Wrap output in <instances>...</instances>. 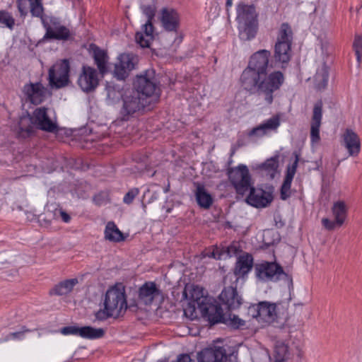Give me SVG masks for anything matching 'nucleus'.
Returning <instances> with one entry per match:
<instances>
[{
	"instance_id": "nucleus-7",
	"label": "nucleus",
	"mask_w": 362,
	"mask_h": 362,
	"mask_svg": "<svg viewBox=\"0 0 362 362\" xmlns=\"http://www.w3.org/2000/svg\"><path fill=\"white\" fill-rule=\"evenodd\" d=\"M69 63L66 59L57 62L49 70V83L52 88H60L69 82Z\"/></svg>"
},
{
	"instance_id": "nucleus-40",
	"label": "nucleus",
	"mask_w": 362,
	"mask_h": 362,
	"mask_svg": "<svg viewBox=\"0 0 362 362\" xmlns=\"http://www.w3.org/2000/svg\"><path fill=\"white\" fill-rule=\"evenodd\" d=\"M78 283L76 279H68L57 285L54 288V292L57 295H66L71 292L74 286Z\"/></svg>"
},
{
	"instance_id": "nucleus-9",
	"label": "nucleus",
	"mask_w": 362,
	"mask_h": 362,
	"mask_svg": "<svg viewBox=\"0 0 362 362\" xmlns=\"http://www.w3.org/2000/svg\"><path fill=\"white\" fill-rule=\"evenodd\" d=\"M33 119L35 127L43 131L54 132L58 129L56 117L52 115L48 108H36L33 112Z\"/></svg>"
},
{
	"instance_id": "nucleus-8",
	"label": "nucleus",
	"mask_w": 362,
	"mask_h": 362,
	"mask_svg": "<svg viewBox=\"0 0 362 362\" xmlns=\"http://www.w3.org/2000/svg\"><path fill=\"white\" fill-rule=\"evenodd\" d=\"M333 219L322 218V226L328 230H334L341 228L345 223L348 216V206L345 202L339 200L334 202L331 208Z\"/></svg>"
},
{
	"instance_id": "nucleus-52",
	"label": "nucleus",
	"mask_w": 362,
	"mask_h": 362,
	"mask_svg": "<svg viewBox=\"0 0 362 362\" xmlns=\"http://www.w3.org/2000/svg\"><path fill=\"white\" fill-rule=\"evenodd\" d=\"M0 23H14V19L8 12L0 11Z\"/></svg>"
},
{
	"instance_id": "nucleus-50",
	"label": "nucleus",
	"mask_w": 362,
	"mask_h": 362,
	"mask_svg": "<svg viewBox=\"0 0 362 362\" xmlns=\"http://www.w3.org/2000/svg\"><path fill=\"white\" fill-rule=\"evenodd\" d=\"M297 165L298 159H296L292 165L288 166L284 180L292 182L296 174Z\"/></svg>"
},
{
	"instance_id": "nucleus-33",
	"label": "nucleus",
	"mask_w": 362,
	"mask_h": 362,
	"mask_svg": "<svg viewBox=\"0 0 362 362\" xmlns=\"http://www.w3.org/2000/svg\"><path fill=\"white\" fill-rule=\"evenodd\" d=\"M35 124L33 123V115H25L20 117L18 124L13 127V130L18 134L24 136V134H28L33 130Z\"/></svg>"
},
{
	"instance_id": "nucleus-48",
	"label": "nucleus",
	"mask_w": 362,
	"mask_h": 362,
	"mask_svg": "<svg viewBox=\"0 0 362 362\" xmlns=\"http://www.w3.org/2000/svg\"><path fill=\"white\" fill-rule=\"evenodd\" d=\"M292 182L284 180L281 187V198L283 200L287 199L291 194V187Z\"/></svg>"
},
{
	"instance_id": "nucleus-49",
	"label": "nucleus",
	"mask_w": 362,
	"mask_h": 362,
	"mask_svg": "<svg viewBox=\"0 0 362 362\" xmlns=\"http://www.w3.org/2000/svg\"><path fill=\"white\" fill-rule=\"evenodd\" d=\"M139 194L138 188H132L129 189L124 196L123 202L126 204H130L134 201V198Z\"/></svg>"
},
{
	"instance_id": "nucleus-44",
	"label": "nucleus",
	"mask_w": 362,
	"mask_h": 362,
	"mask_svg": "<svg viewBox=\"0 0 362 362\" xmlns=\"http://www.w3.org/2000/svg\"><path fill=\"white\" fill-rule=\"evenodd\" d=\"M107 90V99L109 100L110 103H113L122 95L119 90H117L115 86H107L106 88Z\"/></svg>"
},
{
	"instance_id": "nucleus-54",
	"label": "nucleus",
	"mask_w": 362,
	"mask_h": 362,
	"mask_svg": "<svg viewBox=\"0 0 362 362\" xmlns=\"http://www.w3.org/2000/svg\"><path fill=\"white\" fill-rule=\"evenodd\" d=\"M59 214L62 219L65 222L68 223L70 221L69 215L62 210H59Z\"/></svg>"
},
{
	"instance_id": "nucleus-46",
	"label": "nucleus",
	"mask_w": 362,
	"mask_h": 362,
	"mask_svg": "<svg viewBox=\"0 0 362 362\" xmlns=\"http://www.w3.org/2000/svg\"><path fill=\"white\" fill-rule=\"evenodd\" d=\"M353 47L356 55L357 61L360 62L362 57V37L361 35H356Z\"/></svg>"
},
{
	"instance_id": "nucleus-43",
	"label": "nucleus",
	"mask_w": 362,
	"mask_h": 362,
	"mask_svg": "<svg viewBox=\"0 0 362 362\" xmlns=\"http://www.w3.org/2000/svg\"><path fill=\"white\" fill-rule=\"evenodd\" d=\"M235 249L234 246H230L228 247L227 251H225L222 249H220L218 247H215L213 248V250L210 253H207L206 255L213 257L216 259H221L223 257H230L232 255V251Z\"/></svg>"
},
{
	"instance_id": "nucleus-35",
	"label": "nucleus",
	"mask_w": 362,
	"mask_h": 362,
	"mask_svg": "<svg viewBox=\"0 0 362 362\" xmlns=\"http://www.w3.org/2000/svg\"><path fill=\"white\" fill-rule=\"evenodd\" d=\"M315 86L318 90L326 87L328 82V67L325 63H321L316 70L313 76Z\"/></svg>"
},
{
	"instance_id": "nucleus-3",
	"label": "nucleus",
	"mask_w": 362,
	"mask_h": 362,
	"mask_svg": "<svg viewBox=\"0 0 362 362\" xmlns=\"http://www.w3.org/2000/svg\"><path fill=\"white\" fill-rule=\"evenodd\" d=\"M124 291L121 286L110 288L105 296L104 310L96 313V317L103 320L108 317H118L127 310Z\"/></svg>"
},
{
	"instance_id": "nucleus-60",
	"label": "nucleus",
	"mask_w": 362,
	"mask_h": 362,
	"mask_svg": "<svg viewBox=\"0 0 362 362\" xmlns=\"http://www.w3.org/2000/svg\"><path fill=\"white\" fill-rule=\"evenodd\" d=\"M168 190H169V185L166 188H165L164 192L167 193L168 192Z\"/></svg>"
},
{
	"instance_id": "nucleus-14",
	"label": "nucleus",
	"mask_w": 362,
	"mask_h": 362,
	"mask_svg": "<svg viewBox=\"0 0 362 362\" xmlns=\"http://www.w3.org/2000/svg\"><path fill=\"white\" fill-rule=\"evenodd\" d=\"M257 277L264 281H277L284 274L281 266L275 262H263L255 266Z\"/></svg>"
},
{
	"instance_id": "nucleus-5",
	"label": "nucleus",
	"mask_w": 362,
	"mask_h": 362,
	"mask_svg": "<svg viewBox=\"0 0 362 362\" xmlns=\"http://www.w3.org/2000/svg\"><path fill=\"white\" fill-rule=\"evenodd\" d=\"M228 179L237 194L244 195L253 185L252 176L246 165L239 164L228 170Z\"/></svg>"
},
{
	"instance_id": "nucleus-13",
	"label": "nucleus",
	"mask_w": 362,
	"mask_h": 362,
	"mask_svg": "<svg viewBox=\"0 0 362 362\" xmlns=\"http://www.w3.org/2000/svg\"><path fill=\"white\" fill-rule=\"evenodd\" d=\"M122 113L125 115L134 114L146 105L144 98L135 90H127L122 95Z\"/></svg>"
},
{
	"instance_id": "nucleus-36",
	"label": "nucleus",
	"mask_w": 362,
	"mask_h": 362,
	"mask_svg": "<svg viewBox=\"0 0 362 362\" xmlns=\"http://www.w3.org/2000/svg\"><path fill=\"white\" fill-rule=\"evenodd\" d=\"M104 235L105 240L110 242L119 243L124 240L123 233L113 221L107 223Z\"/></svg>"
},
{
	"instance_id": "nucleus-29",
	"label": "nucleus",
	"mask_w": 362,
	"mask_h": 362,
	"mask_svg": "<svg viewBox=\"0 0 362 362\" xmlns=\"http://www.w3.org/2000/svg\"><path fill=\"white\" fill-rule=\"evenodd\" d=\"M217 313L218 312L221 317L220 319L217 321L214 320H208L212 324H216L218 322H223L226 325L233 328V329H239L245 325V321L240 318L238 315L234 314H223V311L222 308L217 305Z\"/></svg>"
},
{
	"instance_id": "nucleus-26",
	"label": "nucleus",
	"mask_w": 362,
	"mask_h": 362,
	"mask_svg": "<svg viewBox=\"0 0 362 362\" xmlns=\"http://www.w3.org/2000/svg\"><path fill=\"white\" fill-rule=\"evenodd\" d=\"M161 297V292L154 282H146L140 288L139 298L146 305Z\"/></svg>"
},
{
	"instance_id": "nucleus-45",
	"label": "nucleus",
	"mask_w": 362,
	"mask_h": 362,
	"mask_svg": "<svg viewBox=\"0 0 362 362\" xmlns=\"http://www.w3.org/2000/svg\"><path fill=\"white\" fill-rule=\"evenodd\" d=\"M143 13L147 20L146 23H152L156 12V8L153 5H144L141 6Z\"/></svg>"
},
{
	"instance_id": "nucleus-41",
	"label": "nucleus",
	"mask_w": 362,
	"mask_h": 362,
	"mask_svg": "<svg viewBox=\"0 0 362 362\" xmlns=\"http://www.w3.org/2000/svg\"><path fill=\"white\" fill-rule=\"evenodd\" d=\"M161 23H178L180 19L177 12L173 8H163L160 11Z\"/></svg>"
},
{
	"instance_id": "nucleus-1",
	"label": "nucleus",
	"mask_w": 362,
	"mask_h": 362,
	"mask_svg": "<svg viewBox=\"0 0 362 362\" xmlns=\"http://www.w3.org/2000/svg\"><path fill=\"white\" fill-rule=\"evenodd\" d=\"M183 296L189 300L188 308L184 312L187 315L190 313V317H196L194 315L196 309H198L202 315L208 320L217 321L220 319V314L217 313V303L215 300L204 294V289L194 285H187L183 291Z\"/></svg>"
},
{
	"instance_id": "nucleus-19",
	"label": "nucleus",
	"mask_w": 362,
	"mask_h": 362,
	"mask_svg": "<svg viewBox=\"0 0 362 362\" xmlns=\"http://www.w3.org/2000/svg\"><path fill=\"white\" fill-rule=\"evenodd\" d=\"M197 360L199 362H226V351L222 346L213 345L201 351Z\"/></svg>"
},
{
	"instance_id": "nucleus-32",
	"label": "nucleus",
	"mask_w": 362,
	"mask_h": 362,
	"mask_svg": "<svg viewBox=\"0 0 362 362\" xmlns=\"http://www.w3.org/2000/svg\"><path fill=\"white\" fill-rule=\"evenodd\" d=\"M90 50L93 52L95 62L100 71V73L103 76L107 72V55L105 51L95 45H90Z\"/></svg>"
},
{
	"instance_id": "nucleus-16",
	"label": "nucleus",
	"mask_w": 362,
	"mask_h": 362,
	"mask_svg": "<svg viewBox=\"0 0 362 362\" xmlns=\"http://www.w3.org/2000/svg\"><path fill=\"white\" fill-rule=\"evenodd\" d=\"M23 93L27 100L35 105L44 102L50 93L41 83H30L23 86Z\"/></svg>"
},
{
	"instance_id": "nucleus-4",
	"label": "nucleus",
	"mask_w": 362,
	"mask_h": 362,
	"mask_svg": "<svg viewBox=\"0 0 362 362\" xmlns=\"http://www.w3.org/2000/svg\"><path fill=\"white\" fill-rule=\"evenodd\" d=\"M285 81L284 74L280 71H274L264 76L255 78V84L251 90L256 89L258 94L264 98L266 103L271 105L274 100V93L279 90Z\"/></svg>"
},
{
	"instance_id": "nucleus-15",
	"label": "nucleus",
	"mask_w": 362,
	"mask_h": 362,
	"mask_svg": "<svg viewBox=\"0 0 362 362\" xmlns=\"http://www.w3.org/2000/svg\"><path fill=\"white\" fill-rule=\"evenodd\" d=\"M250 310L254 311L252 316L262 323L274 322L277 317L276 305L268 302H260L252 306Z\"/></svg>"
},
{
	"instance_id": "nucleus-42",
	"label": "nucleus",
	"mask_w": 362,
	"mask_h": 362,
	"mask_svg": "<svg viewBox=\"0 0 362 362\" xmlns=\"http://www.w3.org/2000/svg\"><path fill=\"white\" fill-rule=\"evenodd\" d=\"M293 40V30L289 24H281L279 29L277 41L286 42L287 44L291 45Z\"/></svg>"
},
{
	"instance_id": "nucleus-62",
	"label": "nucleus",
	"mask_w": 362,
	"mask_h": 362,
	"mask_svg": "<svg viewBox=\"0 0 362 362\" xmlns=\"http://www.w3.org/2000/svg\"><path fill=\"white\" fill-rule=\"evenodd\" d=\"M149 192H150V190H149V189H147V190H146V192H144V196H145L147 193H148Z\"/></svg>"
},
{
	"instance_id": "nucleus-53",
	"label": "nucleus",
	"mask_w": 362,
	"mask_h": 362,
	"mask_svg": "<svg viewBox=\"0 0 362 362\" xmlns=\"http://www.w3.org/2000/svg\"><path fill=\"white\" fill-rule=\"evenodd\" d=\"M177 362H193L188 354H181L177 358Z\"/></svg>"
},
{
	"instance_id": "nucleus-59",
	"label": "nucleus",
	"mask_w": 362,
	"mask_h": 362,
	"mask_svg": "<svg viewBox=\"0 0 362 362\" xmlns=\"http://www.w3.org/2000/svg\"><path fill=\"white\" fill-rule=\"evenodd\" d=\"M157 198H158V194H154L153 198L149 202H152L153 199H156Z\"/></svg>"
},
{
	"instance_id": "nucleus-20",
	"label": "nucleus",
	"mask_w": 362,
	"mask_h": 362,
	"mask_svg": "<svg viewBox=\"0 0 362 362\" xmlns=\"http://www.w3.org/2000/svg\"><path fill=\"white\" fill-rule=\"evenodd\" d=\"M322 118V103L317 101L313 107L310 123V141L312 145L319 143L320 140V128Z\"/></svg>"
},
{
	"instance_id": "nucleus-27",
	"label": "nucleus",
	"mask_w": 362,
	"mask_h": 362,
	"mask_svg": "<svg viewBox=\"0 0 362 362\" xmlns=\"http://www.w3.org/2000/svg\"><path fill=\"white\" fill-rule=\"evenodd\" d=\"M162 37L168 40L172 45L177 47L182 41L183 35L179 30L178 24H162Z\"/></svg>"
},
{
	"instance_id": "nucleus-56",
	"label": "nucleus",
	"mask_w": 362,
	"mask_h": 362,
	"mask_svg": "<svg viewBox=\"0 0 362 362\" xmlns=\"http://www.w3.org/2000/svg\"><path fill=\"white\" fill-rule=\"evenodd\" d=\"M73 6H80L81 0H71Z\"/></svg>"
},
{
	"instance_id": "nucleus-17",
	"label": "nucleus",
	"mask_w": 362,
	"mask_h": 362,
	"mask_svg": "<svg viewBox=\"0 0 362 362\" xmlns=\"http://www.w3.org/2000/svg\"><path fill=\"white\" fill-rule=\"evenodd\" d=\"M249 194L246 197V202L256 208H265L273 200L272 194L262 188H255L253 185L249 189Z\"/></svg>"
},
{
	"instance_id": "nucleus-24",
	"label": "nucleus",
	"mask_w": 362,
	"mask_h": 362,
	"mask_svg": "<svg viewBox=\"0 0 362 362\" xmlns=\"http://www.w3.org/2000/svg\"><path fill=\"white\" fill-rule=\"evenodd\" d=\"M237 20L240 23H255L257 21L258 13L254 4L240 2L236 8Z\"/></svg>"
},
{
	"instance_id": "nucleus-34",
	"label": "nucleus",
	"mask_w": 362,
	"mask_h": 362,
	"mask_svg": "<svg viewBox=\"0 0 362 362\" xmlns=\"http://www.w3.org/2000/svg\"><path fill=\"white\" fill-rule=\"evenodd\" d=\"M195 197L199 206L204 209H209L212 204L213 199L211 195L199 183L196 184Z\"/></svg>"
},
{
	"instance_id": "nucleus-57",
	"label": "nucleus",
	"mask_w": 362,
	"mask_h": 362,
	"mask_svg": "<svg viewBox=\"0 0 362 362\" xmlns=\"http://www.w3.org/2000/svg\"><path fill=\"white\" fill-rule=\"evenodd\" d=\"M232 0H227L226 1V7L228 8V7H230L232 6Z\"/></svg>"
},
{
	"instance_id": "nucleus-10",
	"label": "nucleus",
	"mask_w": 362,
	"mask_h": 362,
	"mask_svg": "<svg viewBox=\"0 0 362 362\" xmlns=\"http://www.w3.org/2000/svg\"><path fill=\"white\" fill-rule=\"evenodd\" d=\"M100 74L93 67L83 66L77 79V84L81 90L85 93L94 91L99 85Z\"/></svg>"
},
{
	"instance_id": "nucleus-25",
	"label": "nucleus",
	"mask_w": 362,
	"mask_h": 362,
	"mask_svg": "<svg viewBox=\"0 0 362 362\" xmlns=\"http://www.w3.org/2000/svg\"><path fill=\"white\" fill-rule=\"evenodd\" d=\"M157 35L153 24H144L141 30L136 32L135 40L141 47H149Z\"/></svg>"
},
{
	"instance_id": "nucleus-37",
	"label": "nucleus",
	"mask_w": 362,
	"mask_h": 362,
	"mask_svg": "<svg viewBox=\"0 0 362 362\" xmlns=\"http://www.w3.org/2000/svg\"><path fill=\"white\" fill-rule=\"evenodd\" d=\"M239 37L243 40L254 38L258 31L257 24H238Z\"/></svg>"
},
{
	"instance_id": "nucleus-11",
	"label": "nucleus",
	"mask_w": 362,
	"mask_h": 362,
	"mask_svg": "<svg viewBox=\"0 0 362 362\" xmlns=\"http://www.w3.org/2000/svg\"><path fill=\"white\" fill-rule=\"evenodd\" d=\"M30 4V11L33 16L37 17L42 23H55V18L44 13L42 0H17V6L21 16H27Z\"/></svg>"
},
{
	"instance_id": "nucleus-61",
	"label": "nucleus",
	"mask_w": 362,
	"mask_h": 362,
	"mask_svg": "<svg viewBox=\"0 0 362 362\" xmlns=\"http://www.w3.org/2000/svg\"><path fill=\"white\" fill-rule=\"evenodd\" d=\"M79 21H86V19H83L82 17H80V18L78 19Z\"/></svg>"
},
{
	"instance_id": "nucleus-18",
	"label": "nucleus",
	"mask_w": 362,
	"mask_h": 362,
	"mask_svg": "<svg viewBox=\"0 0 362 362\" xmlns=\"http://www.w3.org/2000/svg\"><path fill=\"white\" fill-rule=\"evenodd\" d=\"M137 63V58L133 54H122L118 57V62L115 64L114 75L119 80L127 77L129 73L133 70Z\"/></svg>"
},
{
	"instance_id": "nucleus-2",
	"label": "nucleus",
	"mask_w": 362,
	"mask_h": 362,
	"mask_svg": "<svg viewBox=\"0 0 362 362\" xmlns=\"http://www.w3.org/2000/svg\"><path fill=\"white\" fill-rule=\"evenodd\" d=\"M271 53L266 49L256 52L251 57L247 67L243 71L240 81L242 86L247 90L255 84V78L264 76L269 64Z\"/></svg>"
},
{
	"instance_id": "nucleus-31",
	"label": "nucleus",
	"mask_w": 362,
	"mask_h": 362,
	"mask_svg": "<svg viewBox=\"0 0 362 362\" xmlns=\"http://www.w3.org/2000/svg\"><path fill=\"white\" fill-rule=\"evenodd\" d=\"M291 56V45L286 42H276L275 45L274 57L276 61L287 63Z\"/></svg>"
},
{
	"instance_id": "nucleus-39",
	"label": "nucleus",
	"mask_w": 362,
	"mask_h": 362,
	"mask_svg": "<svg viewBox=\"0 0 362 362\" xmlns=\"http://www.w3.org/2000/svg\"><path fill=\"white\" fill-rule=\"evenodd\" d=\"M288 349L284 342L278 341L274 346V362H286L288 358Z\"/></svg>"
},
{
	"instance_id": "nucleus-22",
	"label": "nucleus",
	"mask_w": 362,
	"mask_h": 362,
	"mask_svg": "<svg viewBox=\"0 0 362 362\" xmlns=\"http://www.w3.org/2000/svg\"><path fill=\"white\" fill-rule=\"evenodd\" d=\"M280 125L278 116L272 117L259 126L253 128L248 134L250 137L260 138L267 135L270 132L275 131Z\"/></svg>"
},
{
	"instance_id": "nucleus-55",
	"label": "nucleus",
	"mask_w": 362,
	"mask_h": 362,
	"mask_svg": "<svg viewBox=\"0 0 362 362\" xmlns=\"http://www.w3.org/2000/svg\"><path fill=\"white\" fill-rule=\"evenodd\" d=\"M73 6H80L81 0H71Z\"/></svg>"
},
{
	"instance_id": "nucleus-47",
	"label": "nucleus",
	"mask_w": 362,
	"mask_h": 362,
	"mask_svg": "<svg viewBox=\"0 0 362 362\" xmlns=\"http://www.w3.org/2000/svg\"><path fill=\"white\" fill-rule=\"evenodd\" d=\"M30 330L23 327L21 330L10 333L6 337V340H22L25 338V334L30 332Z\"/></svg>"
},
{
	"instance_id": "nucleus-30",
	"label": "nucleus",
	"mask_w": 362,
	"mask_h": 362,
	"mask_svg": "<svg viewBox=\"0 0 362 362\" xmlns=\"http://www.w3.org/2000/svg\"><path fill=\"white\" fill-rule=\"evenodd\" d=\"M253 264L252 257L249 254L240 256L236 262L234 274L237 278L247 274L252 269Z\"/></svg>"
},
{
	"instance_id": "nucleus-58",
	"label": "nucleus",
	"mask_w": 362,
	"mask_h": 362,
	"mask_svg": "<svg viewBox=\"0 0 362 362\" xmlns=\"http://www.w3.org/2000/svg\"><path fill=\"white\" fill-rule=\"evenodd\" d=\"M6 26L10 29V30H12L13 29V24H10V23H8V24H6Z\"/></svg>"
},
{
	"instance_id": "nucleus-38",
	"label": "nucleus",
	"mask_w": 362,
	"mask_h": 362,
	"mask_svg": "<svg viewBox=\"0 0 362 362\" xmlns=\"http://www.w3.org/2000/svg\"><path fill=\"white\" fill-rule=\"evenodd\" d=\"M279 166L277 158H271L267 159L264 163L257 166V169L260 170L263 173L274 178V175Z\"/></svg>"
},
{
	"instance_id": "nucleus-23",
	"label": "nucleus",
	"mask_w": 362,
	"mask_h": 362,
	"mask_svg": "<svg viewBox=\"0 0 362 362\" xmlns=\"http://www.w3.org/2000/svg\"><path fill=\"white\" fill-rule=\"evenodd\" d=\"M220 301L228 310L238 308L241 304V298L233 286L225 288L218 296Z\"/></svg>"
},
{
	"instance_id": "nucleus-12",
	"label": "nucleus",
	"mask_w": 362,
	"mask_h": 362,
	"mask_svg": "<svg viewBox=\"0 0 362 362\" xmlns=\"http://www.w3.org/2000/svg\"><path fill=\"white\" fill-rule=\"evenodd\" d=\"M59 332L64 336L74 335L90 340L101 338L105 334V331L102 328L76 325L64 327L59 329Z\"/></svg>"
},
{
	"instance_id": "nucleus-51",
	"label": "nucleus",
	"mask_w": 362,
	"mask_h": 362,
	"mask_svg": "<svg viewBox=\"0 0 362 362\" xmlns=\"http://www.w3.org/2000/svg\"><path fill=\"white\" fill-rule=\"evenodd\" d=\"M93 200L97 205H103L109 202V195L107 192H101L94 197Z\"/></svg>"
},
{
	"instance_id": "nucleus-21",
	"label": "nucleus",
	"mask_w": 362,
	"mask_h": 362,
	"mask_svg": "<svg viewBox=\"0 0 362 362\" xmlns=\"http://www.w3.org/2000/svg\"><path fill=\"white\" fill-rule=\"evenodd\" d=\"M342 144L349 156H357L361 151V141L358 134L347 129L342 135Z\"/></svg>"
},
{
	"instance_id": "nucleus-6",
	"label": "nucleus",
	"mask_w": 362,
	"mask_h": 362,
	"mask_svg": "<svg viewBox=\"0 0 362 362\" xmlns=\"http://www.w3.org/2000/svg\"><path fill=\"white\" fill-rule=\"evenodd\" d=\"M134 85L135 90L138 91L140 95L151 98V101H155L160 97V88L153 70H148L144 74L137 76Z\"/></svg>"
},
{
	"instance_id": "nucleus-28",
	"label": "nucleus",
	"mask_w": 362,
	"mask_h": 362,
	"mask_svg": "<svg viewBox=\"0 0 362 362\" xmlns=\"http://www.w3.org/2000/svg\"><path fill=\"white\" fill-rule=\"evenodd\" d=\"M46 34L45 37L55 40H68L71 36V33L66 27L61 24H45Z\"/></svg>"
}]
</instances>
